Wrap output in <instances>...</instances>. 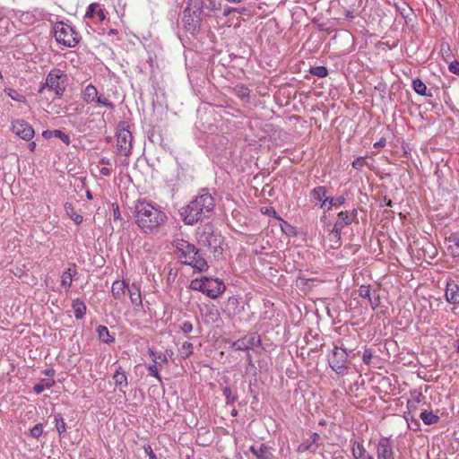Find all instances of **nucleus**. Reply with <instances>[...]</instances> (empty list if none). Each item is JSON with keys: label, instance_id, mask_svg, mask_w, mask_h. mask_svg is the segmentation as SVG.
I'll list each match as a JSON object with an SVG mask.
<instances>
[{"label": "nucleus", "instance_id": "f257e3e1", "mask_svg": "<svg viewBox=\"0 0 459 459\" xmlns=\"http://www.w3.org/2000/svg\"><path fill=\"white\" fill-rule=\"evenodd\" d=\"M130 209L135 224L145 234L157 233L168 220L160 205L146 199L135 201Z\"/></svg>", "mask_w": 459, "mask_h": 459}, {"label": "nucleus", "instance_id": "b1692460", "mask_svg": "<svg viewBox=\"0 0 459 459\" xmlns=\"http://www.w3.org/2000/svg\"><path fill=\"white\" fill-rule=\"evenodd\" d=\"M345 200L346 199L343 195H340L336 198L327 197L324 199V202L321 204V207L329 211L333 206L343 204Z\"/></svg>", "mask_w": 459, "mask_h": 459}, {"label": "nucleus", "instance_id": "473e14b6", "mask_svg": "<svg viewBox=\"0 0 459 459\" xmlns=\"http://www.w3.org/2000/svg\"><path fill=\"white\" fill-rule=\"evenodd\" d=\"M98 96V91L95 86L89 84L86 86L84 91H83V98L87 102H92L95 101L96 98Z\"/></svg>", "mask_w": 459, "mask_h": 459}, {"label": "nucleus", "instance_id": "e2e57ef3", "mask_svg": "<svg viewBox=\"0 0 459 459\" xmlns=\"http://www.w3.org/2000/svg\"><path fill=\"white\" fill-rule=\"evenodd\" d=\"M96 15L98 16L100 21H104L106 18V15L104 13V11L102 9H99L96 13Z\"/></svg>", "mask_w": 459, "mask_h": 459}, {"label": "nucleus", "instance_id": "412c9836", "mask_svg": "<svg viewBox=\"0 0 459 459\" xmlns=\"http://www.w3.org/2000/svg\"><path fill=\"white\" fill-rule=\"evenodd\" d=\"M351 447L354 459H367L368 456H371L367 453L363 445L357 440H351Z\"/></svg>", "mask_w": 459, "mask_h": 459}, {"label": "nucleus", "instance_id": "a878e982", "mask_svg": "<svg viewBox=\"0 0 459 459\" xmlns=\"http://www.w3.org/2000/svg\"><path fill=\"white\" fill-rule=\"evenodd\" d=\"M73 308L74 311V316L76 319H82L86 313V305L80 299H76L73 301Z\"/></svg>", "mask_w": 459, "mask_h": 459}, {"label": "nucleus", "instance_id": "f704fd0d", "mask_svg": "<svg viewBox=\"0 0 459 459\" xmlns=\"http://www.w3.org/2000/svg\"><path fill=\"white\" fill-rule=\"evenodd\" d=\"M54 418H55V421H56V430H57L59 436H61L62 434H64L66 431L65 420L61 413H56L54 415Z\"/></svg>", "mask_w": 459, "mask_h": 459}, {"label": "nucleus", "instance_id": "39448f33", "mask_svg": "<svg viewBox=\"0 0 459 459\" xmlns=\"http://www.w3.org/2000/svg\"><path fill=\"white\" fill-rule=\"evenodd\" d=\"M55 38L58 43L68 48H74L80 41L78 33L65 22H57L55 26Z\"/></svg>", "mask_w": 459, "mask_h": 459}, {"label": "nucleus", "instance_id": "72a5a7b5", "mask_svg": "<svg viewBox=\"0 0 459 459\" xmlns=\"http://www.w3.org/2000/svg\"><path fill=\"white\" fill-rule=\"evenodd\" d=\"M327 190L325 186H316L311 191V197L315 200L324 202L326 197Z\"/></svg>", "mask_w": 459, "mask_h": 459}, {"label": "nucleus", "instance_id": "4c0bfd02", "mask_svg": "<svg viewBox=\"0 0 459 459\" xmlns=\"http://www.w3.org/2000/svg\"><path fill=\"white\" fill-rule=\"evenodd\" d=\"M310 74L315 76H317L319 78H324V77L327 76L328 70L325 66L319 65V66L311 67Z\"/></svg>", "mask_w": 459, "mask_h": 459}, {"label": "nucleus", "instance_id": "603ef678", "mask_svg": "<svg viewBox=\"0 0 459 459\" xmlns=\"http://www.w3.org/2000/svg\"><path fill=\"white\" fill-rule=\"evenodd\" d=\"M448 69L451 73L459 75V62L455 60L449 64Z\"/></svg>", "mask_w": 459, "mask_h": 459}, {"label": "nucleus", "instance_id": "cd10ccee", "mask_svg": "<svg viewBox=\"0 0 459 459\" xmlns=\"http://www.w3.org/2000/svg\"><path fill=\"white\" fill-rule=\"evenodd\" d=\"M65 211L67 216L73 220L76 224H81L82 222V216L78 214L75 211L74 206L70 203L65 204Z\"/></svg>", "mask_w": 459, "mask_h": 459}, {"label": "nucleus", "instance_id": "58836bf2", "mask_svg": "<svg viewBox=\"0 0 459 459\" xmlns=\"http://www.w3.org/2000/svg\"><path fill=\"white\" fill-rule=\"evenodd\" d=\"M222 393H223V395L226 398V403L227 404H232L238 399V396L236 394H232L231 388L230 386L223 387Z\"/></svg>", "mask_w": 459, "mask_h": 459}, {"label": "nucleus", "instance_id": "9b49d317", "mask_svg": "<svg viewBox=\"0 0 459 459\" xmlns=\"http://www.w3.org/2000/svg\"><path fill=\"white\" fill-rule=\"evenodd\" d=\"M13 133L25 141H30L35 134L34 129L25 120H15L12 124Z\"/></svg>", "mask_w": 459, "mask_h": 459}, {"label": "nucleus", "instance_id": "f3484780", "mask_svg": "<svg viewBox=\"0 0 459 459\" xmlns=\"http://www.w3.org/2000/svg\"><path fill=\"white\" fill-rule=\"evenodd\" d=\"M77 274L75 264H70L66 271L61 276V285L65 288L66 291L70 289L74 276Z\"/></svg>", "mask_w": 459, "mask_h": 459}, {"label": "nucleus", "instance_id": "bb28decb", "mask_svg": "<svg viewBox=\"0 0 459 459\" xmlns=\"http://www.w3.org/2000/svg\"><path fill=\"white\" fill-rule=\"evenodd\" d=\"M99 339L105 343H112L115 339L109 334V331L105 325H99L96 329Z\"/></svg>", "mask_w": 459, "mask_h": 459}, {"label": "nucleus", "instance_id": "7c9ffc66", "mask_svg": "<svg viewBox=\"0 0 459 459\" xmlns=\"http://www.w3.org/2000/svg\"><path fill=\"white\" fill-rule=\"evenodd\" d=\"M420 418L426 425H432L437 423L439 417L433 413V411H424L420 413Z\"/></svg>", "mask_w": 459, "mask_h": 459}, {"label": "nucleus", "instance_id": "2eb2a0df", "mask_svg": "<svg viewBox=\"0 0 459 459\" xmlns=\"http://www.w3.org/2000/svg\"><path fill=\"white\" fill-rule=\"evenodd\" d=\"M445 296H446V301L449 304L458 305L459 304V286L455 281L447 282Z\"/></svg>", "mask_w": 459, "mask_h": 459}, {"label": "nucleus", "instance_id": "5fc2aeb1", "mask_svg": "<svg viewBox=\"0 0 459 459\" xmlns=\"http://www.w3.org/2000/svg\"><path fill=\"white\" fill-rule=\"evenodd\" d=\"M411 395L418 403L421 402V398L423 397L422 393L416 389L411 392Z\"/></svg>", "mask_w": 459, "mask_h": 459}, {"label": "nucleus", "instance_id": "2f4dec72", "mask_svg": "<svg viewBox=\"0 0 459 459\" xmlns=\"http://www.w3.org/2000/svg\"><path fill=\"white\" fill-rule=\"evenodd\" d=\"M233 91L235 95L242 100H248L250 91L247 86L243 84L236 85L233 88Z\"/></svg>", "mask_w": 459, "mask_h": 459}, {"label": "nucleus", "instance_id": "6ab92c4d", "mask_svg": "<svg viewBox=\"0 0 459 459\" xmlns=\"http://www.w3.org/2000/svg\"><path fill=\"white\" fill-rule=\"evenodd\" d=\"M202 7L206 11L205 15L208 17L216 16V12L221 9V0H202Z\"/></svg>", "mask_w": 459, "mask_h": 459}, {"label": "nucleus", "instance_id": "49530a36", "mask_svg": "<svg viewBox=\"0 0 459 459\" xmlns=\"http://www.w3.org/2000/svg\"><path fill=\"white\" fill-rule=\"evenodd\" d=\"M148 371L150 376L156 377L159 380V382H161V377L159 374L158 367L156 364L149 366Z\"/></svg>", "mask_w": 459, "mask_h": 459}, {"label": "nucleus", "instance_id": "338daca9", "mask_svg": "<svg viewBox=\"0 0 459 459\" xmlns=\"http://www.w3.org/2000/svg\"><path fill=\"white\" fill-rule=\"evenodd\" d=\"M149 354L153 359L154 364H156L157 363V359H158L157 353L154 352L153 351L150 350L149 351Z\"/></svg>", "mask_w": 459, "mask_h": 459}, {"label": "nucleus", "instance_id": "1a4fd4ad", "mask_svg": "<svg viewBox=\"0 0 459 459\" xmlns=\"http://www.w3.org/2000/svg\"><path fill=\"white\" fill-rule=\"evenodd\" d=\"M358 215V211L353 209L351 211H342L338 213L337 221H335L332 230V234L338 239L341 238L342 230L345 226L351 225Z\"/></svg>", "mask_w": 459, "mask_h": 459}, {"label": "nucleus", "instance_id": "dca6fc26", "mask_svg": "<svg viewBox=\"0 0 459 459\" xmlns=\"http://www.w3.org/2000/svg\"><path fill=\"white\" fill-rule=\"evenodd\" d=\"M113 379L115 380L116 386L118 387L119 390L125 394L126 391L124 389L127 387L128 381L126 371L122 368V367L118 366L116 368L113 374Z\"/></svg>", "mask_w": 459, "mask_h": 459}, {"label": "nucleus", "instance_id": "6e6d98bb", "mask_svg": "<svg viewBox=\"0 0 459 459\" xmlns=\"http://www.w3.org/2000/svg\"><path fill=\"white\" fill-rule=\"evenodd\" d=\"M114 220H120V211L117 204H112Z\"/></svg>", "mask_w": 459, "mask_h": 459}, {"label": "nucleus", "instance_id": "f03ea898", "mask_svg": "<svg viewBox=\"0 0 459 459\" xmlns=\"http://www.w3.org/2000/svg\"><path fill=\"white\" fill-rule=\"evenodd\" d=\"M215 208V200L207 189L203 188L199 195L180 211L183 221L194 225L210 218Z\"/></svg>", "mask_w": 459, "mask_h": 459}, {"label": "nucleus", "instance_id": "ea45409f", "mask_svg": "<svg viewBox=\"0 0 459 459\" xmlns=\"http://www.w3.org/2000/svg\"><path fill=\"white\" fill-rule=\"evenodd\" d=\"M51 134L59 138L66 145L70 144V136L61 130L56 129L51 132Z\"/></svg>", "mask_w": 459, "mask_h": 459}, {"label": "nucleus", "instance_id": "7ed1b4c3", "mask_svg": "<svg viewBox=\"0 0 459 459\" xmlns=\"http://www.w3.org/2000/svg\"><path fill=\"white\" fill-rule=\"evenodd\" d=\"M202 0L186 1L182 22L185 30L191 35H196L200 32L203 21L207 18L206 11L202 7Z\"/></svg>", "mask_w": 459, "mask_h": 459}, {"label": "nucleus", "instance_id": "4d7b16f0", "mask_svg": "<svg viewBox=\"0 0 459 459\" xmlns=\"http://www.w3.org/2000/svg\"><path fill=\"white\" fill-rule=\"evenodd\" d=\"M145 453L149 455V459H157L156 455L153 453L151 446H144Z\"/></svg>", "mask_w": 459, "mask_h": 459}, {"label": "nucleus", "instance_id": "4be33fe9", "mask_svg": "<svg viewBox=\"0 0 459 459\" xmlns=\"http://www.w3.org/2000/svg\"><path fill=\"white\" fill-rule=\"evenodd\" d=\"M128 284L125 281H115L111 287V292L116 299H121L127 290Z\"/></svg>", "mask_w": 459, "mask_h": 459}, {"label": "nucleus", "instance_id": "c85d7f7f", "mask_svg": "<svg viewBox=\"0 0 459 459\" xmlns=\"http://www.w3.org/2000/svg\"><path fill=\"white\" fill-rule=\"evenodd\" d=\"M412 88L419 95L432 97L431 92H427L426 84L419 78L412 81Z\"/></svg>", "mask_w": 459, "mask_h": 459}, {"label": "nucleus", "instance_id": "a18cd8bd", "mask_svg": "<svg viewBox=\"0 0 459 459\" xmlns=\"http://www.w3.org/2000/svg\"><path fill=\"white\" fill-rule=\"evenodd\" d=\"M95 101H97L98 103L110 108V109H113L114 108V104L111 103L110 101L108 100L107 98H105L104 96L102 95H100V96H97Z\"/></svg>", "mask_w": 459, "mask_h": 459}, {"label": "nucleus", "instance_id": "e433bc0d", "mask_svg": "<svg viewBox=\"0 0 459 459\" xmlns=\"http://www.w3.org/2000/svg\"><path fill=\"white\" fill-rule=\"evenodd\" d=\"M405 420L408 423V427L410 429L413 431H418L420 429V421L415 419L410 412L404 416Z\"/></svg>", "mask_w": 459, "mask_h": 459}, {"label": "nucleus", "instance_id": "bf43d9fd", "mask_svg": "<svg viewBox=\"0 0 459 459\" xmlns=\"http://www.w3.org/2000/svg\"><path fill=\"white\" fill-rule=\"evenodd\" d=\"M237 11V8L226 6L223 10V16L228 17L232 12Z\"/></svg>", "mask_w": 459, "mask_h": 459}, {"label": "nucleus", "instance_id": "c756f323", "mask_svg": "<svg viewBox=\"0 0 459 459\" xmlns=\"http://www.w3.org/2000/svg\"><path fill=\"white\" fill-rule=\"evenodd\" d=\"M55 385V380L52 378L42 379L40 383L33 386V391L37 394L42 393L45 389H49Z\"/></svg>", "mask_w": 459, "mask_h": 459}, {"label": "nucleus", "instance_id": "13d9d810", "mask_svg": "<svg viewBox=\"0 0 459 459\" xmlns=\"http://www.w3.org/2000/svg\"><path fill=\"white\" fill-rule=\"evenodd\" d=\"M386 143V140L385 138L382 137L379 141H377V143H374V147L376 149H379V148H382L385 145Z\"/></svg>", "mask_w": 459, "mask_h": 459}, {"label": "nucleus", "instance_id": "774afa93", "mask_svg": "<svg viewBox=\"0 0 459 459\" xmlns=\"http://www.w3.org/2000/svg\"><path fill=\"white\" fill-rule=\"evenodd\" d=\"M345 17L349 20H352L354 18L353 12L347 10L345 12Z\"/></svg>", "mask_w": 459, "mask_h": 459}, {"label": "nucleus", "instance_id": "ddd939ff", "mask_svg": "<svg viewBox=\"0 0 459 459\" xmlns=\"http://www.w3.org/2000/svg\"><path fill=\"white\" fill-rule=\"evenodd\" d=\"M260 343V337L255 334H251L233 342L230 344V349L234 351H248Z\"/></svg>", "mask_w": 459, "mask_h": 459}, {"label": "nucleus", "instance_id": "4468645a", "mask_svg": "<svg viewBox=\"0 0 459 459\" xmlns=\"http://www.w3.org/2000/svg\"><path fill=\"white\" fill-rule=\"evenodd\" d=\"M359 296L368 299L371 308L377 309L380 305V295L377 290H371L369 285H361L359 288Z\"/></svg>", "mask_w": 459, "mask_h": 459}, {"label": "nucleus", "instance_id": "69168bd1", "mask_svg": "<svg viewBox=\"0 0 459 459\" xmlns=\"http://www.w3.org/2000/svg\"><path fill=\"white\" fill-rule=\"evenodd\" d=\"M100 165H110V160L108 158H101L99 162Z\"/></svg>", "mask_w": 459, "mask_h": 459}, {"label": "nucleus", "instance_id": "5701e85b", "mask_svg": "<svg viewBox=\"0 0 459 459\" xmlns=\"http://www.w3.org/2000/svg\"><path fill=\"white\" fill-rule=\"evenodd\" d=\"M127 291L132 304L135 307H142L143 301L139 287L135 284H132L127 287Z\"/></svg>", "mask_w": 459, "mask_h": 459}, {"label": "nucleus", "instance_id": "79ce46f5", "mask_svg": "<svg viewBox=\"0 0 459 459\" xmlns=\"http://www.w3.org/2000/svg\"><path fill=\"white\" fill-rule=\"evenodd\" d=\"M181 349L184 358H188L194 351L193 344L188 342H184Z\"/></svg>", "mask_w": 459, "mask_h": 459}, {"label": "nucleus", "instance_id": "de8ad7c7", "mask_svg": "<svg viewBox=\"0 0 459 459\" xmlns=\"http://www.w3.org/2000/svg\"><path fill=\"white\" fill-rule=\"evenodd\" d=\"M364 164L365 159L363 157H359L352 161L351 165L355 169L360 170L363 168Z\"/></svg>", "mask_w": 459, "mask_h": 459}, {"label": "nucleus", "instance_id": "a19ab883", "mask_svg": "<svg viewBox=\"0 0 459 459\" xmlns=\"http://www.w3.org/2000/svg\"><path fill=\"white\" fill-rule=\"evenodd\" d=\"M401 15L405 19H410V15L412 13V9L410 8L405 3H403L402 6H397Z\"/></svg>", "mask_w": 459, "mask_h": 459}, {"label": "nucleus", "instance_id": "09e8293b", "mask_svg": "<svg viewBox=\"0 0 459 459\" xmlns=\"http://www.w3.org/2000/svg\"><path fill=\"white\" fill-rule=\"evenodd\" d=\"M179 328L184 333H189L193 331V325L192 323L186 321L179 325Z\"/></svg>", "mask_w": 459, "mask_h": 459}, {"label": "nucleus", "instance_id": "3c124183", "mask_svg": "<svg viewBox=\"0 0 459 459\" xmlns=\"http://www.w3.org/2000/svg\"><path fill=\"white\" fill-rule=\"evenodd\" d=\"M373 355L369 349H366L363 352L362 360L365 364L369 365Z\"/></svg>", "mask_w": 459, "mask_h": 459}, {"label": "nucleus", "instance_id": "393cba45", "mask_svg": "<svg viewBox=\"0 0 459 459\" xmlns=\"http://www.w3.org/2000/svg\"><path fill=\"white\" fill-rule=\"evenodd\" d=\"M318 446L319 445L315 443V439H306L298 446L297 451L299 453H304L307 451L316 453Z\"/></svg>", "mask_w": 459, "mask_h": 459}, {"label": "nucleus", "instance_id": "423d86ee", "mask_svg": "<svg viewBox=\"0 0 459 459\" xmlns=\"http://www.w3.org/2000/svg\"><path fill=\"white\" fill-rule=\"evenodd\" d=\"M348 353L346 349L334 346L332 354L329 355L328 363L331 368L338 375L347 372Z\"/></svg>", "mask_w": 459, "mask_h": 459}, {"label": "nucleus", "instance_id": "8fccbe9b", "mask_svg": "<svg viewBox=\"0 0 459 459\" xmlns=\"http://www.w3.org/2000/svg\"><path fill=\"white\" fill-rule=\"evenodd\" d=\"M7 94H8V96H10L13 100H14L16 101H22V100H24V97L22 95H21L20 93H18L16 91L13 90V89H9Z\"/></svg>", "mask_w": 459, "mask_h": 459}, {"label": "nucleus", "instance_id": "c03bdc74", "mask_svg": "<svg viewBox=\"0 0 459 459\" xmlns=\"http://www.w3.org/2000/svg\"><path fill=\"white\" fill-rule=\"evenodd\" d=\"M99 6L98 3H92L88 6V9L85 13L86 18H93L96 14L97 11L96 8Z\"/></svg>", "mask_w": 459, "mask_h": 459}, {"label": "nucleus", "instance_id": "680f3d73", "mask_svg": "<svg viewBox=\"0 0 459 459\" xmlns=\"http://www.w3.org/2000/svg\"><path fill=\"white\" fill-rule=\"evenodd\" d=\"M100 174L102 176H105V177H108L110 176L111 174V169L108 167H103L101 169H100Z\"/></svg>", "mask_w": 459, "mask_h": 459}, {"label": "nucleus", "instance_id": "c9c22d12", "mask_svg": "<svg viewBox=\"0 0 459 459\" xmlns=\"http://www.w3.org/2000/svg\"><path fill=\"white\" fill-rule=\"evenodd\" d=\"M189 288L194 290H197L202 293H204V289H205L204 277H202L201 279L192 280L190 282Z\"/></svg>", "mask_w": 459, "mask_h": 459}, {"label": "nucleus", "instance_id": "864d4df0", "mask_svg": "<svg viewBox=\"0 0 459 459\" xmlns=\"http://www.w3.org/2000/svg\"><path fill=\"white\" fill-rule=\"evenodd\" d=\"M283 222V225H281V230L282 231L287 234V235H290L292 233H294V228L290 225L288 222L282 221Z\"/></svg>", "mask_w": 459, "mask_h": 459}, {"label": "nucleus", "instance_id": "9d476101", "mask_svg": "<svg viewBox=\"0 0 459 459\" xmlns=\"http://www.w3.org/2000/svg\"><path fill=\"white\" fill-rule=\"evenodd\" d=\"M204 294L211 299H217L221 294L223 293L226 287L222 281L219 279H213L204 276Z\"/></svg>", "mask_w": 459, "mask_h": 459}, {"label": "nucleus", "instance_id": "0e129e2a", "mask_svg": "<svg viewBox=\"0 0 459 459\" xmlns=\"http://www.w3.org/2000/svg\"><path fill=\"white\" fill-rule=\"evenodd\" d=\"M384 204H381V206H389L392 207L393 202L391 199H387L385 196L384 197Z\"/></svg>", "mask_w": 459, "mask_h": 459}, {"label": "nucleus", "instance_id": "37998d69", "mask_svg": "<svg viewBox=\"0 0 459 459\" xmlns=\"http://www.w3.org/2000/svg\"><path fill=\"white\" fill-rule=\"evenodd\" d=\"M43 432V426L41 423L36 424L31 429H30V435L31 437L38 438L42 435Z\"/></svg>", "mask_w": 459, "mask_h": 459}, {"label": "nucleus", "instance_id": "20e7f679", "mask_svg": "<svg viewBox=\"0 0 459 459\" xmlns=\"http://www.w3.org/2000/svg\"><path fill=\"white\" fill-rule=\"evenodd\" d=\"M178 257L181 263L192 266L197 272H204L208 269V264L200 250L184 239L175 241Z\"/></svg>", "mask_w": 459, "mask_h": 459}, {"label": "nucleus", "instance_id": "052dcab7", "mask_svg": "<svg viewBox=\"0 0 459 459\" xmlns=\"http://www.w3.org/2000/svg\"><path fill=\"white\" fill-rule=\"evenodd\" d=\"M264 209V211H262L264 213L276 217V212L273 207H265Z\"/></svg>", "mask_w": 459, "mask_h": 459}, {"label": "nucleus", "instance_id": "aec40b11", "mask_svg": "<svg viewBox=\"0 0 459 459\" xmlns=\"http://www.w3.org/2000/svg\"><path fill=\"white\" fill-rule=\"evenodd\" d=\"M446 242L448 244L447 251L453 257L459 256V234L452 233L449 237L446 238Z\"/></svg>", "mask_w": 459, "mask_h": 459}, {"label": "nucleus", "instance_id": "a211bd4d", "mask_svg": "<svg viewBox=\"0 0 459 459\" xmlns=\"http://www.w3.org/2000/svg\"><path fill=\"white\" fill-rule=\"evenodd\" d=\"M270 447L265 444H261L258 447L251 446L249 450L256 459H272L273 454Z\"/></svg>", "mask_w": 459, "mask_h": 459}, {"label": "nucleus", "instance_id": "0eeeda50", "mask_svg": "<svg viewBox=\"0 0 459 459\" xmlns=\"http://www.w3.org/2000/svg\"><path fill=\"white\" fill-rule=\"evenodd\" d=\"M117 146L121 154L128 156L131 154L133 136L131 132L125 126V123L120 124L117 132Z\"/></svg>", "mask_w": 459, "mask_h": 459}, {"label": "nucleus", "instance_id": "6e6552de", "mask_svg": "<svg viewBox=\"0 0 459 459\" xmlns=\"http://www.w3.org/2000/svg\"><path fill=\"white\" fill-rule=\"evenodd\" d=\"M65 76V74H63L58 69H54L50 71V73L48 74L46 78L45 83L40 87L39 90V92L42 93L45 88H48V90L55 91L56 95L60 98L65 91V87L61 86L59 80Z\"/></svg>", "mask_w": 459, "mask_h": 459}, {"label": "nucleus", "instance_id": "f8f14e48", "mask_svg": "<svg viewBox=\"0 0 459 459\" xmlns=\"http://www.w3.org/2000/svg\"><path fill=\"white\" fill-rule=\"evenodd\" d=\"M377 459H394L393 441L390 437H383L377 446Z\"/></svg>", "mask_w": 459, "mask_h": 459}]
</instances>
